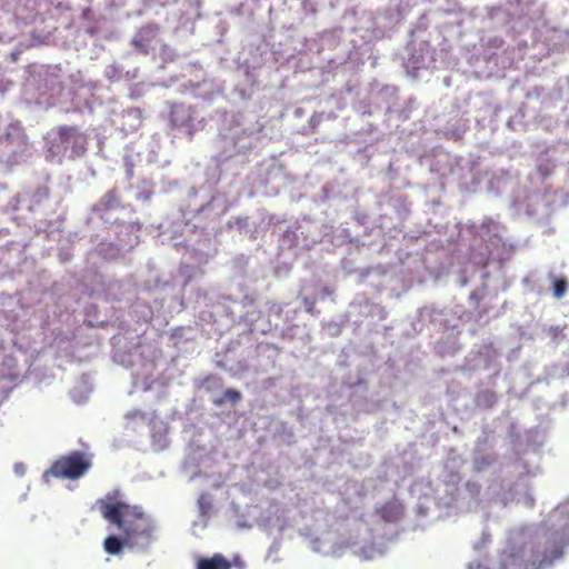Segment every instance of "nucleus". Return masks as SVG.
<instances>
[{
	"instance_id": "11",
	"label": "nucleus",
	"mask_w": 569,
	"mask_h": 569,
	"mask_svg": "<svg viewBox=\"0 0 569 569\" xmlns=\"http://www.w3.org/2000/svg\"><path fill=\"white\" fill-rule=\"evenodd\" d=\"M126 114L128 117H131L136 120H138L139 122L142 121V118H143V111L140 109V108H131V109H128L126 111Z\"/></svg>"
},
{
	"instance_id": "13",
	"label": "nucleus",
	"mask_w": 569,
	"mask_h": 569,
	"mask_svg": "<svg viewBox=\"0 0 569 569\" xmlns=\"http://www.w3.org/2000/svg\"><path fill=\"white\" fill-rule=\"evenodd\" d=\"M307 311H308L309 313L313 315V312H315V305H313V303H311V305L307 308Z\"/></svg>"
},
{
	"instance_id": "7",
	"label": "nucleus",
	"mask_w": 569,
	"mask_h": 569,
	"mask_svg": "<svg viewBox=\"0 0 569 569\" xmlns=\"http://www.w3.org/2000/svg\"><path fill=\"white\" fill-rule=\"evenodd\" d=\"M158 30L159 28L157 26L150 24L143 27L132 41L134 48L143 54H148L150 49V42L156 38Z\"/></svg>"
},
{
	"instance_id": "12",
	"label": "nucleus",
	"mask_w": 569,
	"mask_h": 569,
	"mask_svg": "<svg viewBox=\"0 0 569 569\" xmlns=\"http://www.w3.org/2000/svg\"><path fill=\"white\" fill-rule=\"evenodd\" d=\"M513 558H516V555H513V553H511V552H510V553H505V555H503V558H502L503 566H505V567L510 566V565H511V561H510V560H511V559H513Z\"/></svg>"
},
{
	"instance_id": "8",
	"label": "nucleus",
	"mask_w": 569,
	"mask_h": 569,
	"mask_svg": "<svg viewBox=\"0 0 569 569\" xmlns=\"http://www.w3.org/2000/svg\"><path fill=\"white\" fill-rule=\"evenodd\" d=\"M196 569H231L230 561L221 553H214L209 558H200Z\"/></svg>"
},
{
	"instance_id": "9",
	"label": "nucleus",
	"mask_w": 569,
	"mask_h": 569,
	"mask_svg": "<svg viewBox=\"0 0 569 569\" xmlns=\"http://www.w3.org/2000/svg\"><path fill=\"white\" fill-rule=\"evenodd\" d=\"M568 286H569V283H568V280L566 277H563V276L553 277V279H552L553 297L557 299H561L567 293Z\"/></svg>"
},
{
	"instance_id": "2",
	"label": "nucleus",
	"mask_w": 569,
	"mask_h": 569,
	"mask_svg": "<svg viewBox=\"0 0 569 569\" xmlns=\"http://www.w3.org/2000/svg\"><path fill=\"white\" fill-rule=\"evenodd\" d=\"M88 150V137L77 126H58L47 138V159L62 163L66 158L78 159Z\"/></svg>"
},
{
	"instance_id": "14",
	"label": "nucleus",
	"mask_w": 569,
	"mask_h": 569,
	"mask_svg": "<svg viewBox=\"0 0 569 569\" xmlns=\"http://www.w3.org/2000/svg\"><path fill=\"white\" fill-rule=\"evenodd\" d=\"M470 299H477V295H476L475 292H472V293L470 295Z\"/></svg>"
},
{
	"instance_id": "6",
	"label": "nucleus",
	"mask_w": 569,
	"mask_h": 569,
	"mask_svg": "<svg viewBox=\"0 0 569 569\" xmlns=\"http://www.w3.org/2000/svg\"><path fill=\"white\" fill-rule=\"evenodd\" d=\"M403 505L392 499L376 508V513L386 522H397L403 516Z\"/></svg>"
},
{
	"instance_id": "3",
	"label": "nucleus",
	"mask_w": 569,
	"mask_h": 569,
	"mask_svg": "<svg viewBox=\"0 0 569 569\" xmlns=\"http://www.w3.org/2000/svg\"><path fill=\"white\" fill-rule=\"evenodd\" d=\"M91 466L89 456L81 451H72L56 459L44 471L43 479L47 482L51 478L76 480L84 476Z\"/></svg>"
},
{
	"instance_id": "4",
	"label": "nucleus",
	"mask_w": 569,
	"mask_h": 569,
	"mask_svg": "<svg viewBox=\"0 0 569 569\" xmlns=\"http://www.w3.org/2000/svg\"><path fill=\"white\" fill-rule=\"evenodd\" d=\"M562 557V546L553 540H545L532 543L530 556L523 565V569H542Z\"/></svg>"
},
{
	"instance_id": "10",
	"label": "nucleus",
	"mask_w": 569,
	"mask_h": 569,
	"mask_svg": "<svg viewBox=\"0 0 569 569\" xmlns=\"http://www.w3.org/2000/svg\"><path fill=\"white\" fill-rule=\"evenodd\" d=\"M241 400V393L236 389H227L223 393L222 398H217L213 400V403L217 407H220L224 403V401H230L231 403H237Z\"/></svg>"
},
{
	"instance_id": "1",
	"label": "nucleus",
	"mask_w": 569,
	"mask_h": 569,
	"mask_svg": "<svg viewBox=\"0 0 569 569\" xmlns=\"http://www.w3.org/2000/svg\"><path fill=\"white\" fill-rule=\"evenodd\" d=\"M97 505L103 519L122 533V538L111 535L104 539L107 553L118 555L124 546L146 550L154 541L153 520L141 507L126 502L120 490L109 491Z\"/></svg>"
},
{
	"instance_id": "5",
	"label": "nucleus",
	"mask_w": 569,
	"mask_h": 569,
	"mask_svg": "<svg viewBox=\"0 0 569 569\" xmlns=\"http://www.w3.org/2000/svg\"><path fill=\"white\" fill-rule=\"evenodd\" d=\"M0 143L8 152L9 158H17L28 149V137L19 123H10L4 134L0 136Z\"/></svg>"
}]
</instances>
